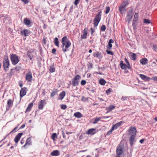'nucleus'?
Returning a JSON list of instances; mask_svg holds the SVG:
<instances>
[{
	"label": "nucleus",
	"mask_w": 157,
	"mask_h": 157,
	"mask_svg": "<svg viewBox=\"0 0 157 157\" xmlns=\"http://www.w3.org/2000/svg\"><path fill=\"white\" fill-rule=\"evenodd\" d=\"M87 34V28H85L84 29L83 34L81 35V38L82 39H86V36Z\"/></svg>",
	"instance_id": "nucleus-10"
},
{
	"label": "nucleus",
	"mask_w": 157,
	"mask_h": 157,
	"mask_svg": "<svg viewBox=\"0 0 157 157\" xmlns=\"http://www.w3.org/2000/svg\"><path fill=\"white\" fill-rule=\"evenodd\" d=\"M114 130L113 129V128H111V129L110 130H109L107 132V134L108 135H110V134H111V133H112V132Z\"/></svg>",
	"instance_id": "nucleus-53"
},
{
	"label": "nucleus",
	"mask_w": 157,
	"mask_h": 157,
	"mask_svg": "<svg viewBox=\"0 0 157 157\" xmlns=\"http://www.w3.org/2000/svg\"><path fill=\"white\" fill-rule=\"evenodd\" d=\"M101 12L100 11L96 15L94 20V25L95 27H96L99 23L100 21L101 15Z\"/></svg>",
	"instance_id": "nucleus-2"
},
{
	"label": "nucleus",
	"mask_w": 157,
	"mask_h": 157,
	"mask_svg": "<svg viewBox=\"0 0 157 157\" xmlns=\"http://www.w3.org/2000/svg\"><path fill=\"white\" fill-rule=\"evenodd\" d=\"M32 75L31 72L27 73L26 76V80L29 82H31L32 79Z\"/></svg>",
	"instance_id": "nucleus-8"
},
{
	"label": "nucleus",
	"mask_w": 157,
	"mask_h": 157,
	"mask_svg": "<svg viewBox=\"0 0 157 157\" xmlns=\"http://www.w3.org/2000/svg\"><path fill=\"white\" fill-rule=\"evenodd\" d=\"M79 0H75L74 2V4L75 5H77L78 3V1Z\"/></svg>",
	"instance_id": "nucleus-56"
},
{
	"label": "nucleus",
	"mask_w": 157,
	"mask_h": 157,
	"mask_svg": "<svg viewBox=\"0 0 157 157\" xmlns=\"http://www.w3.org/2000/svg\"><path fill=\"white\" fill-rule=\"evenodd\" d=\"M3 67L5 70L6 71H7L9 67V62H3Z\"/></svg>",
	"instance_id": "nucleus-16"
},
{
	"label": "nucleus",
	"mask_w": 157,
	"mask_h": 157,
	"mask_svg": "<svg viewBox=\"0 0 157 157\" xmlns=\"http://www.w3.org/2000/svg\"><path fill=\"white\" fill-rule=\"evenodd\" d=\"M34 52V50H31L28 51L27 52V55L31 60L33 59V53Z\"/></svg>",
	"instance_id": "nucleus-9"
},
{
	"label": "nucleus",
	"mask_w": 157,
	"mask_h": 157,
	"mask_svg": "<svg viewBox=\"0 0 157 157\" xmlns=\"http://www.w3.org/2000/svg\"><path fill=\"white\" fill-rule=\"evenodd\" d=\"M144 22L146 24H149L151 23V22L148 19H145L144 20Z\"/></svg>",
	"instance_id": "nucleus-38"
},
{
	"label": "nucleus",
	"mask_w": 157,
	"mask_h": 157,
	"mask_svg": "<svg viewBox=\"0 0 157 157\" xmlns=\"http://www.w3.org/2000/svg\"><path fill=\"white\" fill-rule=\"evenodd\" d=\"M96 132V129L91 128L89 129L86 132V133L88 135H94Z\"/></svg>",
	"instance_id": "nucleus-13"
},
{
	"label": "nucleus",
	"mask_w": 157,
	"mask_h": 157,
	"mask_svg": "<svg viewBox=\"0 0 157 157\" xmlns=\"http://www.w3.org/2000/svg\"><path fill=\"white\" fill-rule=\"evenodd\" d=\"M61 42L62 43V48L63 52L68 51V48L71 45V43L70 40L66 36H64L62 39Z\"/></svg>",
	"instance_id": "nucleus-1"
},
{
	"label": "nucleus",
	"mask_w": 157,
	"mask_h": 157,
	"mask_svg": "<svg viewBox=\"0 0 157 157\" xmlns=\"http://www.w3.org/2000/svg\"><path fill=\"white\" fill-rule=\"evenodd\" d=\"M6 61L9 62V60L7 55H5L4 57L3 62H6Z\"/></svg>",
	"instance_id": "nucleus-41"
},
{
	"label": "nucleus",
	"mask_w": 157,
	"mask_h": 157,
	"mask_svg": "<svg viewBox=\"0 0 157 157\" xmlns=\"http://www.w3.org/2000/svg\"><path fill=\"white\" fill-rule=\"evenodd\" d=\"M111 89H109L108 90H106V93L107 94H109L110 93V92L111 91Z\"/></svg>",
	"instance_id": "nucleus-55"
},
{
	"label": "nucleus",
	"mask_w": 157,
	"mask_h": 157,
	"mask_svg": "<svg viewBox=\"0 0 157 157\" xmlns=\"http://www.w3.org/2000/svg\"><path fill=\"white\" fill-rule=\"evenodd\" d=\"M33 105V103H30L28 105V106L27 107L26 112H29L31 111V109Z\"/></svg>",
	"instance_id": "nucleus-24"
},
{
	"label": "nucleus",
	"mask_w": 157,
	"mask_h": 157,
	"mask_svg": "<svg viewBox=\"0 0 157 157\" xmlns=\"http://www.w3.org/2000/svg\"><path fill=\"white\" fill-rule=\"evenodd\" d=\"M62 133L63 135V138H65L66 137V136H65V133L63 132V131H62Z\"/></svg>",
	"instance_id": "nucleus-60"
},
{
	"label": "nucleus",
	"mask_w": 157,
	"mask_h": 157,
	"mask_svg": "<svg viewBox=\"0 0 157 157\" xmlns=\"http://www.w3.org/2000/svg\"><path fill=\"white\" fill-rule=\"evenodd\" d=\"M13 105V101L10 99H9L7 101V105L9 107H11Z\"/></svg>",
	"instance_id": "nucleus-30"
},
{
	"label": "nucleus",
	"mask_w": 157,
	"mask_h": 157,
	"mask_svg": "<svg viewBox=\"0 0 157 157\" xmlns=\"http://www.w3.org/2000/svg\"><path fill=\"white\" fill-rule=\"evenodd\" d=\"M30 20L27 19V18H25L24 21V23L25 25H28L30 24Z\"/></svg>",
	"instance_id": "nucleus-31"
},
{
	"label": "nucleus",
	"mask_w": 157,
	"mask_h": 157,
	"mask_svg": "<svg viewBox=\"0 0 157 157\" xmlns=\"http://www.w3.org/2000/svg\"><path fill=\"white\" fill-rule=\"evenodd\" d=\"M153 80L155 81H157V77H154L153 78Z\"/></svg>",
	"instance_id": "nucleus-64"
},
{
	"label": "nucleus",
	"mask_w": 157,
	"mask_h": 157,
	"mask_svg": "<svg viewBox=\"0 0 157 157\" xmlns=\"http://www.w3.org/2000/svg\"><path fill=\"white\" fill-rule=\"evenodd\" d=\"M57 136L56 133H53L52 135V138L53 140H55V138H57Z\"/></svg>",
	"instance_id": "nucleus-42"
},
{
	"label": "nucleus",
	"mask_w": 157,
	"mask_h": 157,
	"mask_svg": "<svg viewBox=\"0 0 157 157\" xmlns=\"http://www.w3.org/2000/svg\"><path fill=\"white\" fill-rule=\"evenodd\" d=\"M21 33L22 35L27 36H29L30 33V32L27 29H25L21 31Z\"/></svg>",
	"instance_id": "nucleus-15"
},
{
	"label": "nucleus",
	"mask_w": 157,
	"mask_h": 157,
	"mask_svg": "<svg viewBox=\"0 0 157 157\" xmlns=\"http://www.w3.org/2000/svg\"><path fill=\"white\" fill-rule=\"evenodd\" d=\"M10 59L13 64L15 65L19 61L18 56L16 55L12 54L11 55Z\"/></svg>",
	"instance_id": "nucleus-3"
},
{
	"label": "nucleus",
	"mask_w": 157,
	"mask_h": 157,
	"mask_svg": "<svg viewBox=\"0 0 157 157\" xmlns=\"http://www.w3.org/2000/svg\"><path fill=\"white\" fill-rule=\"evenodd\" d=\"M31 139L30 138H28L27 139L26 141V143L22 147V148L24 147H25L26 145H30L31 144Z\"/></svg>",
	"instance_id": "nucleus-19"
},
{
	"label": "nucleus",
	"mask_w": 157,
	"mask_h": 157,
	"mask_svg": "<svg viewBox=\"0 0 157 157\" xmlns=\"http://www.w3.org/2000/svg\"><path fill=\"white\" fill-rule=\"evenodd\" d=\"M115 108V106L113 105H110L107 109L108 110L107 113L109 112L112 111Z\"/></svg>",
	"instance_id": "nucleus-33"
},
{
	"label": "nucleus",
	"mask_w": 157,
	"mask_h": 157,
	"mask_svg": "<svg viewBox=\"0 0 157 157\" xmlns=\"http://www.w3.org/2000/svg\"><path fill=\"white\" fill-rule=\"evenodd\" d=\"M106 82L103 79H101L99 80V83L102 85H104Z\"/></svg>",
	"instance_id": "nucleus-35"
},
{
	"label": "nucleus",
	"mask_w": 157,
	"mask_h": 157,
	"mask_svg": "<svg viewBox=\"0 0 157 157\" xmlns=\"http://www.w3.org/2000/svg\"><path fill=\"white\" fill-rule=\"evenodd\" d=\"M86 83V82L85 80H82L81 82V84L82 86L85 85Z\"/></svg>",
	"instance_id": "nucleus-49"
},
{
	"label": "nucleus",
	"mask_w": 157,
	"mask_h": 157,
	"mask_svg": "<svg viewBox=\"0 0 157 157\" xmlns=\"http://www.w3.org/2000/svg\"><path fill=\"white\" fill-rule=\"evenodd\" d=\"M74 116L78 118H80L82 117L81 113L79 112H77L75 113L74 114Z\"/></svg>",
	"instance_id": "nucleus-26"
},
{
	"label": "nucleus",
	"mask_w": 157,
	"mask_h": 157,
	"mask_svg": "<svg viewBox=\"0 0 157 157\" xmlns=\"http://www.w3.org/2000/svg\"><path fill=\"white\" fill-rule=\"evenodd\" d=\"M106 52L107 53L109 54H110V55H113V52H112L111 51H109V50H107L106 51Z\"/></svg>",
	"instance_id": "nucleus-51"
},
{
	"label": "nucleus",
	"mask_w": 157,
	"mask_h": 157,
	"mask_svg": "<svg viewBox=\"0 0 157 157\" xmlns=\"http://www.w3.org/2000/svg\"><path fill=\"white\" fill-rule=\"evenodd\" d=\"M148 60L146 58H143L140 59V62L143 65H145L147 63Z\"/></svg>",
	"instance_id": "nucleus-25"
},
{
	"label": "nucleus",
	"mask_w": 157,
	"mask_h": 157,
	"mask_svg": "<svg viewBox=\"0 0 157 157\" xmlns=\"http://www.w3.org/2000/svg\"><path fill=\"white\" fill-rule=\"evenodd\" d=\"M25 4H26L28 3L29 1L28 0H21Z\"/></svg>",
	"instance_id": "nucleus-54"
},
{
	"label": "nucleus",
	"mask_w": 157,
	"mask_h": 157,
	"mask_svg": "<svg viewBox=\"0 0 157 157\" xmlns=\"http://www.w3.org/2000/svg\"><path fill=\"white\" fill-rule=\"evenodd\" d=\"M138 14L137 13H136L134 17V19L133 21L136 22L138 20Z\"/></svg>",
	"instance_id": "nucleus-29"
},
{
	"label": "nucleus",
	"mask_w": 157,
	"mask_h": 157,
	"mask_svg": "<svg viewBox=\"0 0 157 157\" xmlns=\"http://www.w3.org/2000/svg\"><path fill=\"white\" fill-rule=\"evenodd\" d=\"M114 42L113 40L112 39H110L108 42V45L107 47V48L110 49L112 47V45L111 44Z\"/></svg>",
	"instance_id": "nucleus-27"
},
{
	"label": "nucleus",
	"mask_w": 157,
	"mask_h": 157,
	"mask_svg": "<svg viewBox=\"0 0 157 157\" xmlns=\"http://www.w3.org/2000/svg\"><path fill=\"white\" fill-rule=\"evenodd\" d=\"M89 98H85L84 96H82V98L81 100L84 102H85L88 101Z\"/></svg>",
	"instance_id": "nucleus-44"
},
{
	"label": "nucleus",
	"mask_w": 157,
	"mask_h": 157,
	"mask_svg": "<svg viewBox=\"0 0 157 157\" xmlns=\"http://www.w3.org/2000/svg\"><path fill=\"white\" fill-rule=\"evenodd\" d=\"M133 13V9H131L127 14L126 20L127 21L128 23H129L132 18Z\"/></svg>",
	"instance_id": "nucleus-5"
},
{
	"label": "nucleus",
	"mask_w": 157,
	"mask_h": 157,
	"mask_svg": "<svg viewBox=\"0 0 157 157\" xmlns=\"http://www.w3.org/2000/svg\"><path fill=\"white\" fill-rule=\"evenodd\" d=\"M131 58L133 60H135L136 59V54L133 53H131L130 55Z\"/></svg>",
	"instance_id": "nucleus-39"
},
{
	"label": "nucleus",
	"mask_w": 157,
	"mask_h": 157,
	"mask_svg": "<svg viewBox=\"0 0 157 157\" xmlns=\"http://www.w3.org/2000/svg\"><path fill=\"white\" fill-rule=\"evenodd\" d=\"M125 10L126 8L125 6H123V5H121L120 6L119 10L121 14L123 13Z\"/></svg>",
	"instance_id": "nucleus-17"
},
{
	"label": "nucleus",
	"mask_w": 157,
	"mask_h": 157,
	"mask_svg": "<svg viewBox=\"0 0 157 157\" xmlns=\"http://www.w3.org/2000/svg\"><path fill=\"white\" fill-rule=\"evenodd\" d=\"M65 93L64 91H63L59 95V99L60 100H62L63 99L65 96Z\"/></svg>",
	"instance_id": "nucleus-23"
},
{
	"label": "nucleus",
	"mask_w": 157,
	"mask_h": 157,
	"mask_svg": "<svg viewBox=\"0 0 157 157\" xmlns=\"http://www.w3.org/2000/svg\"><path fill=\"white\" fill-rule=\"evenodd\" d=\"M144 139H141V140H140V143L142 144V143H143V142H144Z\"/></svg>",
	"instance_id": "nucleus-62"
},
{
	"label": "nucleus",
	"mask_w": 157,
	"mask_h": 157,
	"mask_svg": "<svg viewBox=\"0 0 157 157\" xmlns=\"http://www.w3.org/2000/svg\"><path fill=\"white\" fill-rule=\"evenodd\" d=\"M123 123L122 121H120L117 123H116L114 125L112 128L114 130L117 129L118 128L121 126Z\"/></svg>",
	"instance_id": "nucleus-18"
},
{
	"label": "nucleus",
	"mask_w": 157,
	"mask_h": 157,
	"mask_svg": "<svg viewBox=\"0 0 157 157\" xmlns=\"http://www.w3.org/2000/svg\"><path fill=\"white\" fill-rule=\"evenodd\" d=\"M154 49L155 51L157 52V45L154 46Z\"/></svg>",
	"instance_id": "nucleus-58"
},
{
	"label": "nucleus",
	"mask_w": 157,
	"mask_h": 157,
	"mask_svg": "<svg viewBox=\"0 0 157 157\" xmlns=\"http://www.w3.org/2000/svg\"><path fill=\"white\" fill-rule=\"evenodd\" d=\"M20 69V68L19 67H17L15 68L16 70L17 71H19Z\"/></svg>",
	"instance_id": "nucleus-59"
},
{
	"label": "nucleus",
	"mask_w": 157,
	"mask_h": 157,
	"mask_svg": "<svg viewBox=\"0 0 157 157\" xmlns=\"http://www.w3.org/2000/svg\"><path fill=\"white\" fill-rule=\"evenodd\" d=\"M24 143V140H23V139H22L21 141V144H22Z\"/></svg>",
	"instance_id": "nucleus-63"
},
{
	"label": "nucleus",
	"mask_w": 157,
	"mask_h": 157,
	"mask_svg": "<svg viewBox=\"0 0 157 157\" xmlns=\"http://www.w3.org/2000/svg\"><path fill=\"white\" fill-rule=\"evenodd\" d=\"M140 77L143 80L145 81L149 80L150 79V77H147L143 74H140Z\"/></svg>",
	"instance_id": "nucleus-14"
},
{
	"label": "nucleus",
	"mask_w": 157,
	"mask_h": 157,
	"mask_svg": "<svg viewBox=\"0 0 157 157\" xmlns=\"http://www.w3.org/2000/svg\"><path fill=\"white\" fill-rule=\"evenodd\" d=\"M106 29V27L105 25H103L101 26V31L104 32L105 31Z\"/></svg>",
	"instance_id": "nucleus-45"
},
{
	"label": "nucleus",
	"mask_w": 157,
	"mask_h": 157,
	"mask_svg": "<svg viewBox=\"0 0 157 157\" xmlns=\"http://www.w3.org/2000/svg\"><path fill=\"white\" fill-rule=\"evenodd\" d=\"M129 132L131 135H136V130L135 127H131L129 130Z\"/></svg>",
	"instance_id": "nucleus-11"
},
{
	"label": "nucleus",
	"mask_w": 157,
	"mask_h": 157,
	"mask_svg": "<svg viewBox=\"0 0 157 157\" xmlns=\"http://www.w3.org/2000/svg\"><path fill=\"white\" fill-rule=\"evenodd\" d=\"M94 56H95L97 57H98V58H101L102 56L101 54V53H99V52H97L96 54H94Z\"/></svg>",
	"instance_id": "nucleus-43"
},
{
	"label": "nucleus",
	"mask_w": 157,
	"mask_h": 157,
	"mask_svg": "<svg viewBox=\"0 0 157 157\" xmlns=\"http://www.w3.org/2000/svg\"><path fill=\"white\" fill-rule=\"evenodd\" d=\"M101 119V117L96 118L93 119L94 121L93 122V123L94 124H95L97 123Z\"/></svg>",
	"instance_id": "nucleus-34"
},
{
	"label": "nucleus",
	"mask_w": 157,
	"mask_h": 157,
	"mask_svg": "<svg viewBox=\"0 0 157 157\" xmlns=\"http://www.w3.org/2000/svg\"><path fill=\"white\" fill-rule=\"evenodd\" d=\"M135 137V136L134 135H132L131 136L130 138L129 139V142L130 144V145L131 146H132L134 144V143L135 142L134 139Z\"/></svg>",
	"instance_id": "nucleus-20"
},
{
	"label": "nucleus",
	"mask_w": 157,
	"mask_h": 157,
	"mask_svg": "<svg viewBox=\"0 0 157 157\" xmlns=\"http://www.w3.org/2000/svg\"><path fill=\"white\" fill-rule=\"evenodd\" d=\"M55 68L53 66H51L50 67L49 71L51 72H53L55 71Z\"/></svg>",
	"instance_id": "nucleus-40"
},
{
	"label": "nucleus",
	"mask_w": 157,
	"mask_h": 157,
	"mask_svg": "<svg viewBox=\"0 0 157 157\" xmlns=\"http://www.w3.org/2000/svg\"><path fill=\"white\" fill-rule=\"evenodd\" d=\"M81 76L79 75H77L74 77L72 79V82L73 85L75 86L78 85L79 80L81 78Z\"/></svg>",
	"instance_id": "nucleus-4"
},
{
	"label": "nucleus",
	"mask_w": 157,
	"mask_h": 157,
	"mask_svg": "<svg viewBox=\"0 0 157 157\" xmlns=\"http://www.w3.org/2000/svg\"><path fill=\"white\" fill-rule=\"evenodd\" d=\"M26 92L25 89L24 88H21L20 92V96L21 97H22L26 94Z\"/></svg>",
	"instance_id": "nucleus-22"
},
{
	"label": "nucleus",
	"mask_w": 157,
	"mask_h": 157,
	"mask_svg": "<svg viewBox=\"0 0 157 157\" xmlns=\"http://www.w3.org/2000/svg\"><path fill=\"white\" fill-rule=\"evenodd\" d=\"M110 8L109 6L106 7L105 8V13L106 14L108 13H109V12L110 11Z\"/></svg>",
	"instance_id": "nucleus-47"
},
{
	"label": "nucleus",
	"mask_w": 157,
	"mask_h": 157,
	"mask_svg": "<svg viewBox=\"0 0 157 157\" xmlns=\"http://www.w3.org/2000/svg\"><path fill=\"white\" fill-rule=\"evenodd\" d=\"M136 22L133 21L132 23V26L134 30H135L136 29V25H135Z\"/></svg>",
	"instance_id": "nucleus-52"
},
{
	"label": "nucleus",
	"mask_w": 157,
	"mask_h": 157,
	"mask_svg": "<svg viewBox=\"0 0 157 157\" xmlns=\"http://www.w3.org/2000/svg\"><path fill=\"white\" fill-rule=\"evenodd\" d=\"M58 91L57 89H54V90L52 92L51 95V97H53L58 92Z\"/></svg>",
	"instance_id": "nucleus-36"
},
{
	"label": "nucleus",
	"mask_w": 157,
	"mask_h": 157,
	"mask_svg": "<svg viewBox=\"0 0 157 157\" xmlns=\"http://www.w3.org/2000/svg\"><path fill=\"white\" fill-rule=\"evenodd\" d=\"M51 155L52 156H57L59 155V151L58 150L53 151L51 153Z\"/></svg>",
	"instance_id": "nucleus-28"
},
{
	"label": "nucleus",
	"mask_w": 157,
	"mask_h": 157,
	"mask_svg": "<svg viewBox=\"0 0 157 157\" xmlns=\"http://www.w3.org/2000/svg\"><path fill=\"white\" fill-rule=\"evenodd\" d=\"M56 49L55 48H53L52 50V53H53V54H55L56 52Z\"/></svg>",
	"instance_id": "nucleus-57"
},
{
	"label": "nucleus",
	"mask_w": 157,
	"mask_h": 157,
	"mask_svg": "<svg viewBox=\"0 0 157 157\" xmlns=\"http://www.w3.org/2000/svg\"><path fill=\"white\" fill-rule=\"evenodd\" d=\"M123 148L122 146H119L117 148L116 153L117 155H120L124 152Z\"/></svg>",
	"instance_id": "nucleus-7"
},
{
	"label": "nucleus",
	"mask_w": 157,
	"mask_h": 157,
	"mask_svg": "<svg viewBox=\"0 0 157 157\" xmlns=\"http://www.w3.org/2000/svg\"><path fill=\"white\" fill-rule=\"evenodd\" d=\"M120 66L122 69H125L128 68V65H126L125 64L123 63V61L122 60L120 61Z\"/></svg>",
	"instance_id": "nucleus-21"
},
{
	"label": "nucleus",
	"mask_w": 157,
	"mask_h": 157,
	"mask_svg": "<svg viewBox=\"0 0 157 157\" xmlns=\"http://www.w3.org/2000/svg\"><path fill=\"white\" fill-rule=\"evenodd\" d=\"M46 104V100H40L38 103V107L39 109H43L44 108V106Z\"/></svg>",
	"instance_id": "nucleus-6"
},
{
	"label": "nucleus",
	"mask_w": 157,
	"mask_h": 157,
	"mask_svg": "<svg viewBox=\"0 0 157 157\" xmlns=\"http://www.w3.org/2000/svg\"><path fill=\"white\" fill-rule=\"evenodd\" d=\"M125 61V62L127 63L128 65V69L130 68V64L127 59L125 58L124 59Z\"/></svg>",
	"instance_id": "nucleus-46"
},
{
	"label": "nucleus",
	"mask_w": 157,
	"mask_h": 157,
	"mask_svg": "<svg viewBox=\"0 0 157 157\" xmlns=\"http://www.w3.org/2000/svg\"><path fill=\"white\" fill-rule=\"evenodd\" d=\"M22 135H23L22 133H19L16 136V137H15V138H14V141L16 143H17L18 142L19 140H20V138H21V137Z\"/></svg>",
	"instance_id": "nucleus-12"
},
{
	"label": "nucleus",
	"mask_w": 157,
	"mask_h": 157,
	"mask_svg": "<svg viewBox=\"0 0 157 157\" xmlns=\"http://www.w3.org/2000/svg\"><path fill=\"white\" fill-rule=\"evenodd\" d=\"M25 126V124H23L20 128V129H21L24 128Z\"/></svg>",
	"instance_id": "nucleus-61"
},
{
	"label": "nucleus",
	"mask_w": 157,
	"mask_h": 157,
	"mask_svg": "<svg viewBox=\"0 0 157 157\" xmlns=\"http://www.w3.org/2000/svg\"><path fill=\"white\" fill-rule=\"evenodd\" d=\"M128 4V2L127 1H125L123 3L121 4V5H123V6H125L126 7V6Z\"/></svg>",
	"instance_id": "nucleus-48"
},
{
	"label": "nucleus",
	"mask_w": 157,
	"mask_h": 157,
	"mask_svg": "<svg viewBox=\"0 0 157 157\" xmlns=\"http://www.w3.org/2000/svg\"><path fill=\"white\" fill-rule=\"evenodd\" d=\"M61 108L63 109H65L67 108V106L65 105H61Z\"/></svg>",
	"instance_id": "nucleus-50"
},
{
	"label": "nucleus",
	"mask_w": 157,
	"mask_h": 157,
	"mask_svg": "<svg viewBox=\"0 0 157 157\" xmlns=\"http://www.w3.org/2000/svg\"><path fill=\"white\" fill-rule=\"evenodd\" d=\"M121 99L122 101H125L128 100L129 99V97L127 96H123Z\"/></svg>",
	"instance_id": "nucleus-37"
},
{
	"label": "nucleus",
	"mask_w": 157,
	"mask_h": 157,
	"mask_svg": "<svg viewBox=\"0 0 157 157\" xmlns=\"http://www.w3.org/2000/svg\"><path fill=\"white\" fill-rule=\"evenodd\" d=\"M54 43L56 46L58 47H59V41L58 40V39L57 37H56L55 38Z\"/></svg>",
	"instance_id": "nucleus-32"
}]
</instances>
